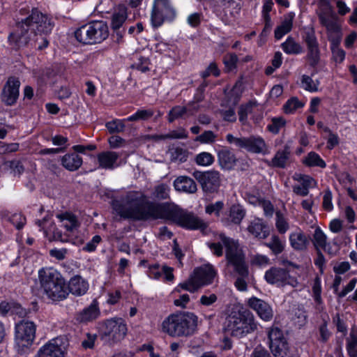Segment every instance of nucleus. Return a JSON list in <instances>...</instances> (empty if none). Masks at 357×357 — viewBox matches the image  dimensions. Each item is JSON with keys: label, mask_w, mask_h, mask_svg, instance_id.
I'll return each mask as SVG.
<instances>
[{"label": "nucleus", "mask_w": 357, "mask_h": 357, "mask_svg": "<svg viewBox=\"0 0 357 357\" xmlns=\"http://www.w3.org/2000/svg\"><path fill=\"white\" fill-rule=\"evenodd\" d=\"M113 211L123 220L146 221L165 220L172 222L177 205L172 202L145 200L142 195L130 192L119 199L112 201Z\"/></svg>", "instance_id": "f257e3e1"}, {"label": "nucleus", "mask_w": 357, "mask_h": 357, "mask_svg": "<svg viewBox=\"0 0 357 357\" xmlns=\"http://www.w3.org/2000/svg\"><path fill=\"white\" fill-rule=\"evenodd\" d=\"M54 23L47 14L33 8L28 16L16 23L15 30L8 36L10 46L15 50L28 47L32 40L38 42V35L50 34Z\"/></svg>", "instance_id": "f03ea898"}, {"label": "nucleus", "mask_w": 357, "mask_h": 357, "mask_svg": "<svg viewBox=\"0 0 357 357\" xmlns=\"http://www.w3.org/2000/svg\"><path fill=\"white\" fill-rule=\"evenodd\" d=\"M198 318L190 312H178L167 316L162 322V331L172 337H189L194 334Z\"/></svg>", "instance_id": "7ed1b4c3"}, {"label": "nucleus", "mask_w": 357, "mask_h": 357, "mask_svg": "<svg viewBox=\"0 0 357 357\" xmlns=\"http://www.w3.org/2000/svg\"><path fill=\"white\" fill-rule=\"evenodd\" d=\"M220 238L226 247L227 265L231 266L234 272L239 275L235 281V286L239 291H245L248 287L245 279L248 277L249 271L245 255L237 241L224 235H221Z\"/></svg>", "instance_id": "20e7f679"}, {"label": "nucleus", "mask_w": 357, "mask_h": 357, "mask_svg": "<svg viewBox=\"0 0 357 357\" xmlns=\"http://www.w3.org/2000/svg\"><path fill=\"white\" fill-rule=\"evenodd\" d=\"M40 284L48 298L61 301L68 296L65 278L53 268H42L38 272Z\"/></svg>", "instance_id": "39448f33"}, {"label": "nucleus", "mask_w": 357, "mask_h": 357, "mask_svg": "<svg viewBox=\"0 0 357 357\" xmlns=\"http://www.w3.org/2000/svg\"><path fill=\"white\" fill-rule=\"evenodd\" d=\"M257 328V325L253 314L247 310L231 309L225 322V331L237 337L251 333Z\"/></svg>", "instance_id": "423d86ee"}, {"label": "nucleus", "mask_w": 357, "mask_h": 357, "mask_svg": "<svg viewBox=\"0 0 357 357\" xmlns=\"http://www.w3.org/2000/svg\"><path fill=\"white\" fill-rule=\"evenodd\" d=\"M109 36V28L102 20L91 21L82 25L75 31V37L79 42L86 45L98 44Z\"/></svg>", "instance_id": "0eeeda50"}, {"label": "nucleus", "mask_w": 357, "mask_h": 357, "mask_svg": "<svg viewBox=\"0 0 357 357\" xmlns=\"http://www.w3.org/2000/svg\"><path fill=\"white\" fill-rule=\"evenodd\" d=\"M217 275V272L211 264L204 265L195 268L189 278L179 287L185 291L194 293L199 288L211 284Z\"/></svg>", "instance_id": "6e6552de"}, {"label": "nucleus", "mask_w": 357, "mask_h": 357, "mask_svg": "<svg viewBox=\"0 0 357 357\" xmlns=\"http://www.w3.org/2000/svg\"><path fill=\"white\" fill-rule=\"evenodd\" d=\"M36 324L23 319L15 325V341L19 353H26L36 337Z\"/></svg>", "instance_id": "1a4fd4ad"}, {"label": "nucleus", "mask_w": 357, "mask_h": 357, "mask_svg": "<svg viewBox=\"0 0 357 357\" xmlns=\"http://www.w3.org/2000/svg\"><path fill=\"white\" fill-rule=\"evenodd\" d=\"M176 15V10L169 0H154L151 13V22L154 28L160 26L165 21H173Z\"/></svg>", "instance_id": "9d476101"}, {"label": "nucleus", "mask_w": 357, "mask_h": 357, "mask_svg": "<svg viewBox=\"0 0 357 357\" xmlns=\"http://www.w3.org/2000/svg\"><path fill=\"white\" fill-rule=\"evenodd\" d=\"M226 139L229 144H233L236 147L245 149L250 153H264L266 150L265 141L259 136L251 135L248 137H236L231 134H227Z\"/></svg>", "instance_id": "9b49d317"}, {"label": "nucleus", "mask_w": 357, "mask_h": 357, "mask_svg": "<svg viewBox=\"0 0 357 357\" xmlns=\"http://www.w3.org/2000/svg\"><path fill=\"white\" fill-rule=\"evenodd\" d=\"M317 15L319 23L326 29L328 40L342 36L339 18L331 7L321 8Z\"/></svg>", "instance_id": "f8f14e48"}, {"label": "nucleus", "mask_w": 357, "mask_h": 357, "mask_svg": "<svg viewBox=\"0 0 357 357\" xmlns=\"http://www.w3.org/2000/svg\"><path fill=\"white\" fill-rule=\"evenodd\" d=\"M172 222L190 230L200 229L204 231L208 227V224L202 219L193 213L183 210L178 206Z\"/></svg>", "instance_id": "ddd939ff"}, {"label": "nucleus", "mask_w": 357, "mask_h": 357, "mask_svg": "<svg viewBox=\"0 0 357 357\" xmlns=\"http://www.w3.org/2000/svg\"><path fill=\"white\" fill-rule=\"evenodd\" d=\"M303 40L307 47L306 59L309 65L316 68L321 60V52L314 29L310 28L305 31Z\"/></svg>", "instance_id": "4468645a"}, {"label": "nucleus", "mask_w": 357, "mask_h": 357, "mask_svg": "<svg viewBox=\"0 0 357 357\" xmlns=\"http://www.w3.org/2000/svg\"><path fill=\"white\" fill-rule=\"evenodd\" d=\"M269 348L275 357H290L288 342L282 331L278 327L268 332Z\"/></svg>", "instance_id": "2eb2a0df"}, {"label": "nucleus", "mask_w": 357, "mask_h": 357, "mask_svg": "<svg viewBox=\"0 0 357 357\" xmlns=\"http://www.w3.org/2000/svg\"><path fill=\"white\" fill-rule=\"evenodd\" d=\"M264 278L268 283L275 284L278 287H284L289 284L293 287H296L298 285L297 279L291 276L287 268L272 267L266 271Z\"/></svg>", "instance_id": "dca6fc26"}, {"label": "nucleus", "mask_w": 357, "mask_h": 357, "mask_svg": "<svg viewBox=\"0 0 357 357\" xmlns=\"http://www.w3.org/2000/svg\"><path fill=\"white\" fill-rule=\"evenodd\" d=\"M192 175L199 183L204 192L209 193L218 192L221 182L219 172L215 170L206 172L195 171Z\"/></svg>", "instance_id": "f3484780"}, {"label": "nucleus", "mask_w": 357, "mask_h": 357, "mask_svg": "<svg viewBox=\"0 0 357 357\" xmlns=\"http://www.w3.org/2000/svg\"><path fill=\"white\" fill-rule=\"evenodd\" d=\"M20 81L18 77L10 76L4 84L1 100L7 106H12L17 102L20 96Z\"/></svg>", "instance_id": "a211bd4d"}, {"label": "nucleus", "mask_w": 357, "mask_h": 357, "mask_svg": "<svg viewBox=\"0 0 357 357\" xmlns=\"http://www.w3.org/2000/svg\"><path fill=\"white\" fill-rule=\"evenodd\" d=\"M103 333L113 342H119L126 336L127 326L121 319L107 320Z\"/></svg>", "instance_id": "6ab92c4d"}, {"label": "nucleus", "mask_w": 357, "mask_h": 357, "mask_svg": "<svg viewBox=\"0 0 357 357\" xmlns=\"http://www.w3.org/2000/svg\"><path fill=\"white\" fill-rule=\"evenodd\" d=\"M65 346L63 344L61 338L56 337L52 339L44 346H43L38 352V357H64Z\"/></svg>", "instance_id": "aec40b11"}, {"label": "nucleus", "mask_w": 357, "mask_h": 357, "mask_svg": "<svg viewBox=\"0 0 357 357\" xmlns=\"http://www.w3.org/2000/svg\"><path fill=\"white\" fill-rule=\"evenodd\" d=\"M246 215V210L238 204H234L231 206L227 215L221 218V222L225 226H231V225H238L242 222Z\"/></svg>", "instance_id": "412c9836"}, {"label": "nucleus", "mask_w": 357, "mask_h": 357, "mask_svg": "<svg viewBox=\"0 0 357 357\" xmlns=\"http://www.w3.org/2000/svg\"><path fill=\"white\" fill-rule=\"evenodd\" d=\"M249 306L255 310L261 319L269 321L273 318V312L271 307L264 301L252 297L248 301Z\"/></svg>", "instance_id": "4be33fe9"}, {"label": "nucleus", "mask_w": 357, "mask_h": 357, "mask_svg": "<svg viewBox=\"0 0 357 357\" xmlns=\"http://www.w3.org/2000/svg\"><path fill=\"white\" fill-rule=\"evenodd\" d=\"M100 315V310L96 301H93L89 306L75 315V319L78 323H88L96 319Z\"/></svg>", "instance_id": "5701e85b"}, {"label": "nucleus", "mask_w": 357, "mask_h": 357, "mask_svg": "<svg viewBox=\"0 0 357 357\" xmlns=\"http://www.w3.org/2000/svg\"><path fill=\"white\" fill-rule=\"evenodd\" d=\"M68 293H71L75 296L84 295L89 289V284L86 280L80 275H75L71 278L67 284Z\"/></svg>", "instance_id": "b1692460"}, {"label": "nucleus", "mask_w": 357, "mask_h": 357, "mask_svg": "<svg viewBox=\"0 0 357 357\" xmlns=\"http://www.w3.org/2000/svg\"><path fill=\"white\" fill-rule=\"evenodd\" d=\"M247 230L254 237L259 239H265L270 234L267 225L261 218H255L252 220L250 222Z\"/></svg>", "instance_id": "393cba45"}, {"label": "nucleus", "mask_w": 357, "mask_h": 357, "mask_svg": "<svg viewBox=\"0 0 357 357\" xmlns=\"http://www.w3.org/2000/svg\"><path fill=\"white\" fill-rule=\"evenodd\" d=\"M174 268L167 265L160 267L159 264H154L149 266L147 275L149 278L158 280L162 274L165 275V280L169 282L173 281L174 276L173 274Z\"/></svg>", "instance_id": "a878e982"}, {"label": "nucleus", "mask_w": 357, "mask_h": 357, "mask_svg": "<svg viewBox=\"0 0 357 357\" xmlns=\"http://www.w3.org/2000/svg\"><path fill=\"white\" fill-rule=\"evenodd\" d=\"M174 187L176 191L186 193H195L197 190L195 181L187 176L177 177L174 181Z\"/></svg>", "instance_id": "bb28decb"}, {"label": "nucleus", "mask_w": 357, "mask_h": 357, "mask_svg": "<svg viewBox=\"0 0 357 357\" xmlns=\"http://www.w3.org/2000/svg\"><path fill=\"white\" fill-rule=\"evenodd\" d=\"M218 161L222 169H232L236 163L235 154L227 149H222L218 152Z\"/></svg>", "instance_id": "cd10ccee"}, {"label": "nucleus", "mask_w": 357, "mask_h": 357, "mask_svg": "<svg viewBox=\"0 0 357 357\" xmlns=\"http://www.w3.org/2000/svg\"><path fill=\"white\" fill-rule=\"evenodd\" d=\"M119 156V154L114 151H103L98 153L97 158L100 167L109 169H114L117 166L116 164Z\"/></svg>", "instance_id": "c85d7f7f"}, {"label": "nucleus", "mask_w": 357, "mask_h": 357, "mask_svg": "<svg viewBox=\"0 0 357 357\" xmlns=\"http://www.w3.org/2000/svg\"><path fill=\"white\" fill-rule=\"evenodd\" d=\"M289 241L291 247L297 251L306 250L310 243V238L302 231H296L290 234Z\"/></svg>", "instance_id": "c756f323"}, {"label": "nucleus", "mask_w": 357, "mask_h": 357, "mask_svg": "<svg viewBox=\"0 0 357 357\" xmlns=\"http://www.w3.org/2000/svg\"><path fill=\"white\" fill-rule=\"evenodd\" d=\"M291 154L290 146L285 144L283 149L278 150L272 158L270 165L274 167L284 168Z\"/></svg>", "instance_id": "7c9ffc66"}, {"label": "nucleus", "mask_w": 357, "mask_h": 357, "mask_svg": "<svg viewBox=\"0 0 357 357\" xmlns=\"http://www.w3.org/2000/svg\"><path fill=\"white\" fill-rule=\"evenodd\" d=\"M82 158L76 153H67L61 158V165L68 171L77 170L82 165Z\"/></svg>", "instance_id": "2f4dec72"}, {"label": "nucleus", "mask_w": 357, "mask_h": 357, "mask_svg": "<svg viewBox=\"0 0 357 357\" xmlns=\"http://www.w3.org/2000/svg\"><path fill=\"white\" fill-rule=\"evenodd\" d=\"M294 15L291 13L284 15L281 24L275 29V38L277 40L281 39L283 36L291 31L293 26Z\"/></svg>", "instance_id": "473e14b6"}, {"label": "nucleus", "mask_w": 357, "mask_h": 357, "mask_svg": "<svg viewBox=\"0 0 357 357\" xmlns=\"http://www.w3.org/2000/svg\"><path fill=\"white\" fill-rule=\"evenodd\" d=\"M56 218L62 223L61 226L68 232H73L79 226L76 216L71 213H59L56 215Z\"/></svg>", "instance_id": "72a5a7b5"}, {"label": "nucleus", "mask_w": 357, "mask_h": 357, "mask_svg": "<svg viewBox=\"0 0 357 357\" xmlns=\"http://www.w3.org/2000/svg\"><path fill=\"white\" fill-rule=\"evenodd\" d=\"M128 17L127 8L125 6H119L114 10L112 16V29H119Z\"/></svg>", "instance_id": "f704fd0d"}, {"label": "nucleus", "mask_w": 357, "mask_h": 357, "mask_svg": "<svg viewBox=\"0 0 357 357\" xmlns=\"http://www.w3.org/2000/svg\"><path fill=\"white\" fill-rule=\"evenodd\" d=\"M235 4V13H238L241 6L239 3H236L235 0H211V6L213 12L217 14L221 13L226 8L231 7Z\"/></svg>", "instance_id": "c9c22d12"}, {"label": "nucleus", "mask_w": 357, "mask_h": 357, "mask_svg": "<svg viewBox=\"0 0 357 357\" xmlns=\"http://www.w3.org/2000/svg\"><path fill=\"white\" fill-rule=\"evenodd\" d=\"M331 42V50L333 60L338 63H342L345 58V52L340 47L342 36L328 40Z\"/></svg>", "instance_id": "e433bc0d"}, {"label": "nucleus", "mask_w": 357, "mask_h": 357, "mask_svg": "<svg viewBox=\"0 0 357 357\" xmlns=\"http://www.w3.org/2000/svg\"><path fill=\"white\" fill-rule=\"evenodd\" d=\"M283 51L287 54H299L303 52L301 45L291 36H289L281 45Z\"/></svg>", "instance_id": "4c0bfd02"}, {"label": "nucleus", "mask_w": 357, "mask_h": 357, "mask_svg": "<svg viewBox=\"0 0 357 357\" xmlns=\"http://www.w3.org/2000/svg\"><path fill=\"white\" fill-rule=\"evenodd\" d=\"M303 163L307 167L325 168L326 164L318 153L311 151L303 159Z\"/></svg>", "instance_id": "58836bf2"}, {"label": "nucleus", "mask_w": 357, "mask_h": 357, "mask_svg": "<svg viewBox=\"0 0 357 357\" xmlns=\"http://www.w3.org/2000/svg\"><path fill=\"white\" fill-rule=\"evenodd\" d=\"M317 73V70L316 68H314V70H313V72L311 74V76L303 75L301 77V87L303 89H304L305 91H307L309 92L317 91L318 87L319 85V80L314 81L312 79V76H314Z\"/></svg>", "instance_id": "ea45409f"}, {"label": "nucleus", "mask_w": 357, "mask_h": 357, "mask_svg": "<svg viewBox=\"0 0 357 357\" xmlns=\"http://www.w3.org/2000/svg\"><path fill=\"white\" fill-rule=\"evenodd\" d=\"M347 350L350 357H357V328L352 327L347 338Z\"/></svg>", "instance_id": "a19ab883"}, {"label": "nucleus", "mask_w": 357, "mask_h": 357, "mask_svg": "<svg viewBox=\"0 0 357 357\" xmlns=\"http://www.w3.org/2000/svg\"><path fill=\"white\" fill-rule=\"evenodd\" d=\"M264 245L268 247L275 255L282 253L284 249L283 242L280 240L279 236L276 235L272 236L271 240L268 242L264 243Z\"/></svg>", "instance_id": "79ce46f5"}, {"label": "nucleus", "mask_w": 357, "mask_h": 357, "mask_svg": "<svg viewBox=\"0 0 357 357\" xmlns=\"http://www.w3.org/2000/svg\"><path fill=\"white\" fill-rule=\"evenodd\" d=\"M170 187L165 183H160L154 187L152 197L158 200L169 199Z\"/></svg>", "instance_id": "37998d69"}, {"label": "nucleus", "mask_w": 357, "mask_h": 357, "mask_svg": "<svg viewBox=\"0 0 357 357\" xmlns=\"http://www.w3.org/2000/svg\"><path fill=\"white\" fill-rule=\"evenodd\" d=\"M327 237L319 227L315 228L312 243L316 250H320L321 248L326 246Z\"/></svg>", "instance_id": "c03bdc74"}, {"label": "nucleus", "mask_w": 357, "mask_h": 357, "mask_svg": "<svg viewBox=\"0 0 357 357\" xmlns=\"http://www.w3.org/2000/svg\"><path fill=\"white\" fill-rule=\"evenodd\" d=\"M128 121L126 119H114L113 121L106 123V128L110 133L121 132L125 129V122Z\"/></svg>", "instance_id": "a18cd8bd"}, {"label": "nucleus", "mask_w": 357, "mask_h": 357, "mask_svg": "<svg viewBox=\"0 0 357 357\" xmlns=\"http://www.w3.org/2000/svg\"><path fill=\"white\" fill-rule=\"evenodd\" d=\"M154 112L152 109H139L134 114L126 118L128 121H146L151 118Z\"/></svg>", "instance_id": "49530a36"}, {"label": "nucleus", "mask_w": 357, "mask_h": 357, "mask_svg": "<svg viewBox=\"0 0 357 357\" xmlns=\"http://www.w3.org/2000/svg\"><path fill=\"white\" fill-rule=\"evenodd\" d=\"M254 104L249 102L245 105H241L238 112L239 121L242 124L245 125L248 122V116L251 114L253 110Z\"/></svg>", "instance_id": "de8ad7c7"}, {"label": "nucleus", "mask_w": 357, "mask_h": 357, "mask_svg": "<svg viewBox=\"0 0 357 357\" xmlns=\"http://www.w3.org/2000/svg\"><path fill=\"white\" fill-rule=\"evenodd\" d=\"M172 161L184 162L188 158V152L181 147H175L169 149Z\"/></svg>", "instance_id": "09e8293b"}, {"label": "nucleus", "mask_w": 357, "mask_h": 357, "mask_svg": "<svg viewBox=\"0 0 357 357\" xmlns=\"http://www.w3.org/2000/svg\"><path fill=\"white\" fill-rule=\"evenodd\" d=\"M304 106V103L301 102L296 97L289 99L283 106L284 112L286 114H291L297 109Z\"/></svg>", "instance_id": "8fccbe9b"}, {"label": "nucleus", "mask_w": 357, "mask_h": 357, "mask_svg": "<svg viewBox=\"0 0 357 357\" xmlns=\"http://www.w3.org/2000/svg\"><path fill=\"white\" fill-rule=\"evenodd\" d=\"M185 114H188L185 106H174L168 113V121L172 123L176 119L183 117Z\"/></svg>", "instance_id": "3c124183"}, {"label": "nucleus", "mask_w": 357, "mask_h": 357, "mask_svg": "<svg viewBox=\"0 0 357 357\" xmlns=\"http://www.w3.org/2000/svg\"><path fill=\"white\" fill-rule=\"evenodd\" d=\"M285 124L286 121L283 117H274L271 119V123L268 126L267 129L273 134H278Z\"/></svg>", "instance_id": "603ef678"}, {"label": "nucleus", "mask_w": 357, "mask_h": 357, "mask_svg": "<svg viewBox=\"0 0 357 357\" xmlns=\"http://www.w3.org/2000/svg\"><path fill=\"white\" fill-rule=\"evenodd\" d=\"M224 202L222 201H218L215 203L208 204L205 207V212L208 215L214 213L216 217H220V212L224 208Z\"/></svg>", "instance_id": "864d4df0"}, {"label": "nucleus", "mask_w": 357, "mask_h": 357, "mask_svg": "<svg viewBox=\"0 0 357 357\" xmlns=\"http://www.w3.org/2000/svg\"><path fill=\"white\" fill-rule=\"evenodd\" d=\"M275 215H276V222H275L276 228L279 233L284 234L289 229V224L280 211H277Z\"/></svg>", "instance_id": "5fc2aeb1"}, {"label": "nucleus", "mask_w": 357, "mask_h": 357, "mask_svg": "<svg viewBox=\"0 0 357 357\" xmlns=\"http://www.w3.org/2000/svg\"><path fill=\"white\" fill-rule=\"evenodd\" d=\"M195 161L202 166L211 165L214 162V157L208 152H202L196 156Z\"/></svg>", "instance_id": "6e6d98bb"}, {"label": "nucleus", "mask_w": 357, "mask_h": 357, "mask_svg": "<svg viewBox=\"0 0 357 357\" xmlns=\"http://www.w3.org/2000/svg\"><path fill=\"white\" fill-rule=\"evenodd\" d=\"M312 293L313 297L317 303V304L320 305L322 303L321 299V280L319 277H316L314 280L313 286H312Z\"/></svg>", "instance_id": "4d7b16f0"}, {"label": "nucleus", "mask_w": 357, "mask_h": 357, "mask_svg": "<svg viewBox=\"0 0 357 357\" xmlns=\"http://www.w3.org/2000/svg\"><path fill=\"white\" fill-rule=\"evenodd\" d=\"M256 199L257 200L258 205L263 208L264 215L266 217H272L274 213V207L271 202L264 199Z\"/></svg>", "instance_id": "13d9d810"}, {"label": "nucleus", "mask_w": 357, "mask_h": 357, "mask_svg": "<svg viewBox=\"0 0 357 357\" xmlns=\"http://www.w3.org/2000/svg\"><path fill=\"white\" fill-rule=\"evenodd\" d=\"M333 323L337 328V331L342 333L343 336H345L347 333V326L343 319H342L340 314L337 313L333 317Z\"/></svg>", "instance_id": "bf43d9fd"}, {"label": "nucleus", "mask_w": 357, "mask_h": 357, "mask_svg": "<svg viewBox=\"0 0 357 357\" xmlns=\"http://www.w3.org/2000/svg\"><path fill=\"white\" fill-rule=\"evenodd\" d=\"M293 178L298 182H301V185L307 190L312 187V185L314 181V180L311 176L301 174H296L293 176Z\"/></svg>", "instance_id": "052dcab7"}, {"label": "nucleus", "mask_w": 357, "mask_h": 357, "mask_svg": "<svg viewBox=\"0 0 357 357\" xmlns=\"http://www.w3.org/2000/svg\"><path fill=\"white\" fill-rule=\"evenodd\" d=\"M9 167L11 169L14 176H20L24 170V166L22 162L17 160H13L11 161H8Z\"/></svg>", "instance_id": "680f3d73"}, {"label": "nucleus", "mask_w": 357, "mask_h": 357, "mask_svg": "<svg viewBox=\"0 0 357 357\" xmlns=\"http://www.w3.org/2000/svg\"><path fill=\"white\" fill-rule=\"evenodd\" d=\"M211 75H213L215 77H218L220 75V70L214 62L211 63L207 68L201 74L204 79L209 77Z\"/></svg>", "instance_id": "e2e57ef3"}, {"label": "nucleus", "mask_w": 357, "mask_h": 357, "mask_svg": "<svg viewBox=\"0 0 357 357\" xmlns=\"http://www.w3.org/2000/svg\"><path fill=\"white\" fill-rule=\"evenodd\" d=\"M10 222L17 229H21L25 225L26 218L20 213H15L10 217Z\"/></svg>", "instance_id": "0e129e2a"}, {"label": "nucleus", "mask_w": 357, "mask_h": 357, "mask_svg": "<svg viewBox=\"0 0 357 357\" xmlns=\"http://www.w3.org/2000/svg\"><path fill=\"white\" fill-rule=\"evenodd\" d=\"M238 56L236 54H229L224 57V63L229 70L234 69L238 62Z\"/></svg>", "instance_id": "69168bd1"}, {"label": "nucleus", "mask_w": 357, "mask_h": 357, "mask_svg": "<svg viewBox=\"0 0 357 357\" xmlns=\"http://www.w3.org/2000/svg\"><path fill=\"white\" fill-rule=\"evenodd\" d=\"M216 135L211 130L204 131L202 135L197 137V141L201 143H211L215 139Z\"/></svg>", "instance_id": "338daca9"}, {"label": "nucleus", "mask_w": 357, "mask_h": 357, "mask_svg": "<svg viewBox=\"0 0 357 357\" xmlns=\"http://www.w3.org/2000/svg\"><path fill=\"white\" fill-rule=\"evenodd\" d=\"M149 64L150 61L148 58L140 56L139 57L137 61L134 64V66L137 70L145 73L149 70Z\"/></svg>", "instance_id": "774afa93"}]
</instances>
